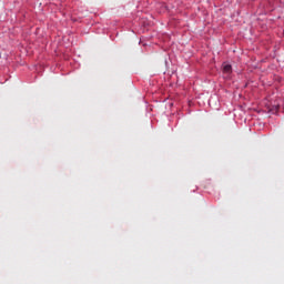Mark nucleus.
<instances>
[{"label":"nucleus","instance_id":"obj_1","mask_svg":"<svg viewBox=\"0 0 284 284\" xmlns=\"http://www.w3.org/2000/svg\"><path fill=\"white\" fill-rule=\"evenodd\" d=\"M223 72H224V74H232V65L231 64H224L223 65Z\"/></svg>","mask_w":284,"mask_h":284}]
</instances>
